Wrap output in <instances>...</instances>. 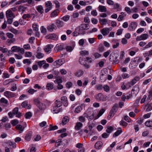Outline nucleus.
<instances>
[{"instance_id":"obj_7","label":"nucleus","mask_w":152,"mask_h":152,"mask_svg":"<svg viewBox=\"0 0 152 152\" xmlns=\"http://www.w3.org/2000/svg\"><path fill=\"white\" fill-rule=\"evenodd\" d=\"M87 61L88 63H91L92 62L91 58L90 57H87L86 58L83 59V57H80L79 60V62L81 64H82L81 63L82 61Z\"/></svg>"},{"instance_id":"obj_32","label":"nucleus","mask_w":152,"mask_h":152,"mask_svg":"<svg viewBox=\"0 0 152 152\" xmlns=\"http://www.w3.org/2000/svg\"><path fill=\"white\" fill-rule=\"evenodd\" d=\"M114 128L113 127L110 126H108L107 127V129L106 130V132L107 133H110L113 130Z\"/></svg>"},{"instance_id":"obj_14","label":"nucleus","mask_w":152,"mask_h":152,"mask_svg":"<svg viewBox=\"0 0 152 152\" xmlns=\"http://www.w3.org/2000/svg\"><path fill=\"white\" fill-rule=\"evenodd\" d=\"M32 132L31 131L28 132L25 137V139L28 141L30 140L32 135Z\"/></svg>"},{"instance_id":"obj_52","label":"nucleus","mask_w":152,"mask_h":152,"mask_svg":"<svg viewBox=\"0 0 152 152\" xmlns=\"http://www.w3.org/2000/svg\"><path fill=\"white\" fill-rule=\"evenodd\" d=\"M50 38H51L53 40H56L57 39L58 37L57 35L53 34H52L51 35H50Z\"/></svg>"},{"instance_id":"obj_54","label":"nucleus","mask_w":152,"mask_h":152,"mask_svg":"<svg viewBox=\"0 0 152 152\" xmlns=\"http://www.w3.org/2000/svg\"><path fill=\"white\" fill-rule=\"evenodd\" d=\"M17 89V86L15 84H13L12 85V86L11 88V90L14 91Z\"/></svg>"},{"instance_id":"obj_24","label":"nucleus","mask_w":152,"mask_h":152,"mask_svg":"<svg viewBox=\"0 0 152 152\" xmlns=\"http://www.w3.org/2000/svg\"><path fill=\"white\" fill-rule=\"evenodd\" d=\"M53 88V84L51 83H48L46 86V88L48 90H50Z\"/></svg>"},{"instance_id":"obj_18","label":"nucleus","mask_w":152,"mask_h":152,"mask_svg":"<svg viewBox=\"0 0 152 152\" xmlns=\"http://www.w3.org/2000/svg\"><path fill=\"white\" fill-rule=\"evenodd\" d=\"M116 113V112H115L113 110H111L109 115L107 117L108 119H110L111 118L113 117Z\"/></svg>"},{"instance_id":"obj_12","label":"nucleus","mask_w":152,"mask_h":152,"mask_svg":"<svg viewBox=\"0 0 152 152\" xmlns=\"http://www.w3.org/2000/svg\"><path fill=\"white\" fill-rule=\"evenodd\" d=\"M56 25L58 28L62 27L64 24L63 21H61L59 19H57L56 20Z\"/></svg>"},{"instance_id":"obj_1","label":"nucleus","mask_w":152,"mask_h":152,"mask_svg":"<svg viewBox=\"0 0 152 152\" xmlns=\"http://www.w3.org/2000/svg\"><path fill=\"white\" fill-rule=\"evenodd\" d=\"M8 115L10 118L13 117V115H16V117L20 118L21 116V113L18 112V107L15 108L12 110V112H10L8 113Z\"/></svg>"},{"instance_id":"obj_25","label":"nucleus","mask_w":152,"mask_h":152,"mask_svg":"<svg viewBox=\"0 0 152 152\" xmlns=\"http://www.w3.org/2000/svg\"><path fill=\"white\" fill-rule=\"evenodd\" d=\"M58 10H56L50 14V17L51 18L54 17L58 15V12H57Z\"/></svg>"},{"instance_id":"obj_27","label":"nucleus","mask_w":152,"mask_h":152,"mask_svg":"<svg viewBox=\"0 0 152 152\" xmlns=\"http://www.w3.org/2000/svg\"><path fill=\"white\" fill-rule=\"evenodd\" d=\"M99 20L101 25H105L107 22V20L105 18L99 19Z\"/></svg>"},{"instance_id":"obj_13","label":"nucleus","mask_w":152,"mask_h":152,"mask_svg":"<svg viewBox=\"0 0 152 152\" xmlns=\"http://www.w3.org/2000/svg\"><path fill=\"white\" fill-rule=\"evenodd\" d=\"M59 107L55 105L53 107L52 110L54 112V113H59L61 110V108H58Z\"/></svg>"},{"instance_id":"obj_45","label":"nucleus","mask_w":152,"mask_h":152,"mask_svg":"<svg viewBox=\"0 0 152 152\" xmlns=\"http://www.w3.org/2000/svg\"><path fill=\"white\" fill-rule=\"evenodd\" d=\"M137 81L135 80L134 79H133L131 82H129L128 83V84L129 85V87H130L134 85L136 83Z\"/></svg>"},{"instance_id":"obj_16","label":"nucleus","mask_w":152,"mask_h":152,"mask_svg":"<svg viewBox=\"0 0 152 152\" xmlns=\"http://www.w3.org/2000/svg\"><path fill=\"white\" fill-rule=\"evenodd\" d=\"M83 73L84 72L83 70H80L75 72V75L77 77H80L82 75Z\"/></svg>"},{"instance_id":"obj_20","label":"nucleus","mask_w":152,"mask_h":152,"mask_svg":"<svg viewBox=\"0 0 152 152\" xmlns=\"http://www.w3.org/2000/svg\"><path fill=\"white\" fill-rule=\"evenodd\" d=\"M101 32L104 36L107 35L109 33L108 31L107 30L106 28H104L101 30Z\"/></svg>"},{"instance_id":"obj_15","label":"nucleus","mask_w":152,"mask_h":152,"mask_svg":"<svg viewBox=\"0 0 152 152\" xmlns=\"http://www.w3.org/2000/svg\"><path fill=\"white\" fill-rule=\"evenodd\" d=\"M83 126V124L80 122H77L76 123L75 129L76 130L80 129Z\"/></svg>"},{"instance_id":"obj_21","label":"nucleus","mask_w":152,"mask_h":152,"mask_svg":"<svg viewBox=\"0 0 152 152\" xmlns=\"http://www.w3.org/2000/svg\"><path fill=\"white\" fill-rule=\"evenodd\" d=\"M69 121V118L67 116H65L62 119V123L64 125L66 124Z\"/></svg>"},{"instance_id":"obj_31","label":"nucleus","mask_w":152,"mask_h":152,"mask_svg":"<svg viewBox=\"0 0 152 152\" xmlns=\"http://www.w3.org/2000/svg\"><path fill=\"white\" fill-rule=\"evenodd\" d=\"M19 48L17 46H13L12 47L11 50L14 52H19Z\"/></svg>"},{"instance_id":"obj_64","label":"nucleus","mask_w":152,"mask_h":152,"mask_svg":"<svg viewBox=\"0 0 152 152\" xmlns=\"http://www.w3.org/2000/svg\"><path fill=\"white\" fill-rule=\"evenodd\" d=\"M79 120L80 121L84 122L85 121V118L83 116H80L79 117Z\"/></svg>"},{"instance_id":"obj_5","label":"nucleus","mask_w":152,"mask_h":152,"mask_svg":"<svg viewBox=\"0 0 152 152\" xmlns=\"http://www.w3.org/2000/svg\"><path fill=\"white\" fill-rule=\"evenodd\" d=\"M137 26V23L134 22H132L129 25L128 29L131 31H134L135 29Z\"/></svg>"},{"instance_id":"obj_38","label":"nucleus","mask_w":152,"mask_h":152,"mask_svg":"<svg viewBox=\"0 0 152 152\" xmlns=\"http://www.w3.org/2000/svg\"><path fill=\"white\" fill-rule=\"evenodd\" d=\"M26 8L27 7H24L21 5H20L19 6L18 8V11L19 12H24L25 11V10Z\"/></svg>"},{"instance_id":"obj_63","label":"nucleus","mask_w":152,"mask_h":152,"mask_svg":"<svg viewBox=\"0 0 152 152\" xmlns=\"http://www.w3.org/2000/svg\"><path fill=\"white\" fill-rule=\"evenodd\" d=\"M31 16L29 14H25L22 16V18L23 19H26V18H29Z\"/></svg>"},{"instance_id":"obj_42","label":"nucleus","mask_w":152,"mask_h":152,"mask_svg":"<svg viewBox=\"0 0 152 152\" xmlns=\"http://www.w3.org/2000/svg\"><path fill=\"white\" fill-rule=\"evenodd\" d=\"M73 84L71 82H68L66 84V86L68 88H70L72 87Z\"/></svg>"},{"instance_id":"obj_41","label":"nucleus","mask_w":152,"mask_h":152,"mask_svg":"<svg viewBox=\"0 0 152 152\" xmlns=\"http://www.w3.org/2000/svg\"><path fill=\"white\" fill-rule=\"evenodd\" d=\"M44 54L40 52H39L37 53L36 56V57L39 59L43 57Z\"/></svg>"},{"instance_id":"obj_26","label":"nucleus","mask_w":152,"mask_h":152,"mask_svg":"<svg viewBox=\"0 0 152 152\" xmlns=\"http://www.w3.org/2000/svg\"><path fill=\"white\" fill-rule=\"evenodd\" d=\"M16 129L19 131V133H21L23 130L24 128H23L22 126L21 125L18 124L16 126Z\"/></svg>"},{"instance_id":"obj_17","label":"nucleus","mask_w":152,"mask_h":152,"mask_svg":"<svg viewBox=\"0 0 152 152\" xmlns=\"http://www.w3.org/2000/svg\"><path fill=\"white\" fill-rule=\"evenodd\" d=\"M98 10L101 12H106L107 11L106 7L100 5L98 8Z\"/></svg>"},{"instance_id":"obj_11","label":"nucleus","mask_w":152,"mask_h":152,"mask_svg":"<svg viewBox=\"0 0 152 152\" xmlns=\"http://www.w3.org/2000/svg\"><path fill=\"white\" fill-rule=\"evenodd\" d=\"M103 145L102 142L101 141L97 142L95 145V148L97 149H99L101 148Z\"/></svg>"},{"instance_id":"obj_3","label":"nucleus","mask_w":152,"mask_h":152,"mask_svg":"<svg viewBox=\"0 0 152 152\" xmlns=\"http://www.w3.org/2000/svg\"><path fill=\"white\" fill-rule=\"evenodd\" d=\"M106 96L99 93L95 96V99L97 100L105 101L106 99Z\"/></svg>"},{"instance_id":"obj_37","label":"nucleus","mask_w":152,"mask_h":152,"mask_svg":"<svg viewBox=\"0 0 152 152\" xmlns=\"http://www.w3.org/2000/svg\"><path fill=\"white\" fill-rule=\"evenodd\" d=\"M134 91V89H132V90L131 92H129L127 94L126 97L127 99H129L132 96V92Z\"/></svg>"},{"instance_id":"obj_61","label":"nucleus","mask_w":152,"mask_h":152,"mask_svg":"<svg viewBox=\"0 0 152 152\" xmlns=\"http://www.w3.org/2000/svg\"><path fill=\"white\" fill-rule=\"evenodd\" d=\"M126 15V14L124 15H120L119 16L118 18L117 19V20L118 21H121L123 19V18L125 17Z\"/></svg>"},{"instance_id":"obj_56","label":"nucleus","mask_w":152,"mask_h":152,"mask_svg":"<svg viewBox=\"0 0 152 152\" xmlns=\"http://www.w3.org/2000/svg\"><path fill=\"white\" fill-rule=\"evenodd\" d=\"M54 82L56 83H57L58 84V83H62V80L60 78H59L54 80Z\"/></svg>"},{"instance_id":"obj_46","label":"nucleus","mask_w":152,"mask_h":152,"mask_svg":"<svg viewBox=\"0 0 152 152\" xmlns=\"http://www.w3.org/2000/svg\"><path fill=\"white\" fill-rule=\"evenodd\" d=\"M105 110H104L103 109H101L99 112V113H98L97 116L98 118L100 116H101L102 114L104 112Z\"/></svg>"},{"instance_id":"obj_35","label":"nucleus","mask_w":152,"mask_h":152,"mask_svg":"<svg viewBox=\"0 0 152 152\" xmlns=\"http://www.w3.org/2000/svg\"><path fill=\"white\" fill-rule=\"evenodd\" d=\"M118 130H117L116 132H115L113 134V136H118L119 134H120L122 132V131L121 128H119Z\"/></svg>"},{"instance_id":"obj_57","label":"nucleus","mask_w":152,"mask_h":152,"mask_svg":"<svg viewBox=\"0 0 152 152\" xmlns=\"http://www.w3.org/2000/svg\"><path fill=\"white\" fill-rule=\"evenodd\" d=\"M99 51L102 52L104 50V47L102 44H99Z\"/></svg>"},{"instance_id":"obj_22","label":"nucleus","mask_w":152,"mask_h":152,"mask_svg":"<svg viewBox=\"0 0 152 152\" xmlns=\"http://www.w3.org/2000/svg\"><path fill=\"white\" fill-rule=\"evenodd\" d=\"M145 124L148 127H152V119L146 121Z\"/></svg>"},{"instance_id":"obj_39","label":"nucleus","mask_w":152,"mask_h":152,"mask_svg":"<svg viewBox=\"0 0 152 152\" xmlns=\"http://www.w3.org/2000/svg\"><path fill=\"white\" fill-rule=\"evenodd\" d=\"M32 115L31 113L30 112L26 113L25 115V118L26 119H29L30 118Z\"/></svg>"},{"instance_id":"obj_2","label":"nucleus","mask_w":152,"mask_h":152,"mask_svg":"<svg viewBox=\"0 0 152 152\" xmlns=\"http://www.w3.org/2000/svg\"><path fill=\"white\" fill-rule=\"evenodd\" d=\"M34 104L40 110H44L45 108V105L40 102L39 98L34 99Z\"/></svg>"},{"instance_id":"obj_59","label":"nucleus","mask_w":152,"mask_h":152,"mask_svg":"<svg viewBox=\"0 0 152 152\" xmlns=\"http://www.w3.org/2000/svg\"><path fill=\"white\" fill-rule=\"evenodd\" d=\"M152 46V42H150L147 45L144 47L143 48V49L146 48H148Z\"/></svg>"},{"instance_id":"obj_8","label":"nucleus","mask_w":152,"mask_h":152,"mask_svg":"<svg viewBox=\"0 0 152 152\" xmlns=\"http://www.w3.org/2000/svg\"><path fill=\"white\" fill-rule=\"evenodd\" d=\"M53 47V46L52 45H48L46 46V48L44 49V50L47 53H50L51 51L52 48Z\"/></svg>"},{"instance_id":"obj_49","label":"nucleus","mask_w":152,"mask_h":152,"mask_svg":"<svg viewBox=\"0 0 152 152\" xmlns=\"http://www.w3.org/2000/svg\"><path fill=\"white\" fill-rule=\"evenodd\" d=\"M0 50L3 53H6L8 51V49L6 48H3L0 47Z\"/></svg>"},{"instance_id":"obj_9","label":"nucleus","mask_w":152,"mask_h":152,"mask_svg":"<svg viewBox=\"0 0 152 152\" xmlns=\"http://www.w3.org/2000/svg\"><path fill=\"white\" fill-rule=\"evenodd\" d=\"M4 95L8 98H12L15 96V94L13 93L7 91L4 92Z\"/></svg>"},{"instance_id":"obj_44","label":"nucleus","mask_w":152,"mask_h":152,"mask_svg":"<svg viewBox=\"0 0 152 152\" xmlns=\"http://www.w3.org/2000/svg\"><path fill=\"white\" fill-rule=\"evenodd\" d=\"M46 61L45 60H43L38 61L37 63L38 65L40 68H41L42 65L45 63Z\"/></svg>"},{"instance_id":"obj_33","label":"nucleus","mask_w":152,"mask_h":152,"mask_svg":"<svg viewBox=\"0 0 152 152\" xmlns=\"http://www.w3.org/2000/svg\"><path fill=\"white\" fill-rule=\"evenodd\" d=\"M81 28L84 30H87L89 28V26L87 24H83L81 25Z\"/></svg>"},{"instance_id":"obj_40","label":"nucleus","mask_w":152,"mask_h":152,"mask_svg":"<svg viewBox=\"0 0 152 152\" xmlns=\"http://www.w3.org/2000/svg\"><path fill=\"white\" fill-rule=\"evenodd\" d=\"M56 48L58 50H58H63L64 48L63 45H56Z\"/></svg>"},{"instance_id":"obj_19","label":"nucleus","mask_w":152,"mask_h":152,"mask_svg":"<svg viewBox=\"0 0 152 152\" xmlns=\"http://www.w3.org/2000/svg\"><path fill=\"white\" fill-rule=\"evenodd\" d=\"M116 113V112H115L113 110H111L109 115L107 117L108 119H110L111 118L113 117Z\"/></svg>"},{"instance_id":"obj_10","label":"nucleus","mask_w":152,"mask_h":152,"mask_svg":"<svg viewBox=\"0 0 152 152\" xmlns=\"http://www.w3.org/2000/svg\"><path fill=\"white\" fill-rule=\"evenodd\" d=\"M56 26L54 24L49 25L47 27V29L49 31L52 32L53 29H56Z\"/></svg>"},{"instance_id":"obj_55","label":"nucleus","mask_w":152,"mask_h":152,"mask_svg":"<svg viewBox=\"0 0 152 152\" xmlns=\"http://www.w3.org/2000/svg\"><path fill=\"white\" fill-rule=\"evenodd\" d=\"M0 102L1 103H4L6 104H7L8 103L7 100L4 98H2L1 99Z\"/></svg>"},{"instance_id":"obj_30","label":"nucleus","mask_w":152,"mask_h":152,"mask_svg":"<svg viewBox=\"0 0 152 152\" xmlns=\"http://www.w3.org/2000/svg\"><path fill=\"white\" fill-rule=\"evenodd\" d=\"M58 128V127L57 126H53L52 124H50L49 126V127L48 129V130L49 131H51L52 130H54L56 129H57Z\"/></svg>"},{"instance_id":"obj_51","label":"nucleus","mask_w":152,"mask_h":152,"mask_svg":"<svg viewBox=\"0 0 152 152\" xmlns=\"http://www.w3.org/2000/svg\"><path fill=\"white\" fill-rule=\"evenodd\" d=\"M11 123L13 126H15L18 123V122L17 120L15 119L13 120H12Z\"/></svg>"},{"instance_id":"obj_62","label":"nucleus","mask_w":152,"mask_h":152,"mask_svg":"<svg viewBox=\"0 0 152 152\" xmlns=\"http://www.w3.org/2000/svg\"><path fill=\"white\" fill-rule=\"evenodd\" d=\"M8 143L10 145L12 146V147L14 148L16 147V144L15 143L12 142L10 141H9Z\"/></svg>"},{"instance_id":"obj_23","label":"nucleus","mask_w":152,"mask_h":152,"mask_svg":"<svg viewBox=\"0 0 152 152\" xmlns=\"http://www.w3.org/2000/svg\"><path fill=\"white\" fill-rule=\"evenodd\" d=\"M146 108V111L149 112L152 110V106L151 104H147L145 106Z\"/></svg>"},{"instance_id":"obj_36","label":"nucleus","mask_w":152,"mask_h":152,"mask_svg":"<svg viewBox=\"0 0 152 152\" xmlns=\"http://www.w3.org/2000/svg\"><path fill=\"white\" fill-rule=\"evenodd\" d=\"M80 53L82 55V56H88V52L86 50H82L80 52Z\"/></svg>"},{"instance_id":"obj_28","label":"nucleus","mask_w":152,"mask_h":152,"mask_svg":"<svg viewBox=\"0 0 152 152\" xmlns=\"http://www.w3.org/2000/svg\"><path fill=\"white\" fill-rule=\"evenodd\" d=\"M82 109V108L80 106H79L75 108L74 112L75 113H80Z\"/></svg>"},{"instance_id":"obj_50","label":"nucleus","mask_w":152,"mask_h":152,"mask_svg":"<svg viewBox=\"0 0 152 152\" xmlns=\"http://www.w3.org/2000/svg\"><path fill=\"white\" fill-rule=\"evenodd\" d=\"M0 36L1 38L4 40L6 39V38L5 36H4V33L2 31L0 32Z\"/></svg>"},{"instance_id":"obj_47","label":"nucleus","mask_w":152,"mask_h":152,"mask_svg":"<svg viewBox=\"0 0 152 152\" xmlns=\"http://www.w3.org/2000/svg\"><path fill=\"white\" fill-rule=\"evenodd\" d=\"M118 105L117 104H115L111 110H113L115 112H116L118 110Z\"/></svg>"},{"instance_id":"obj_4","label":"nucleus","mask_w":152,"mask_h":152,"mask_svg":"<svg viewBox=\"0 0 152 152\" xmlns=\"http://www.w3.org/2000/svg\"><path fill=\"white\" fill-rule=\"evenodd\" d=\"M148 37V35L146 34H141L140 36H138L137 37L136 40L137 41H140L141 40H145Z\"/></svg>"},{"instance_id":"obj_60","label":"nucleus","mask_w":152,"mask_h":152,"mask_svg":"<svg viewBox=\"0 0 152 152\" xmlns=\"http://www.w3.org/2000/svg\"><path fill=\"white\" fill-rule=\"evenodd\" d=\"M120 124L121 125L124 126H126L127 124V123L126 122L123 120H121L120 122Z\"/></svg>"},{"instance_id":"obj_6","label":"nucleus","mask_w":152,"mask_h":152,"mask_svg":"<svg viewBox=\"0 0 152 152\" xmlns=\"http://www.w3.org/2000/svg\"><path fill=\"white\" fill-rule=\"evenodd\" d=\"M6 15L7 18H14L15 17L14 14L12 13V11L10 10H8L6 11Z\"/></svg>"},{"instance_id":"obj_34","label":"nucleus","mask_w":152,"mask_h":152,"mask_svg":"<svg viewBox=\"0 0 152 152\" xmlns=\"http://www.w3.org/2000/svg\"><path fill=\"white\" fill-rule=\"evenodd\" d=\"M55 105L58 107H60L62 105V102L58 100H56L55 102Z\"/></svg>"},{"instance_id":"obj_43","label":"nucleus","mask_w":152,"mask_h":152,"mask_svg":"<svg viewBox=\"0 0 152 152\" xmlns=\"http://www.w3.org/2000/svg\"><path fill=\"white\" fill-rule=\"evenodd\" d=\"M38 26L36 23H34L32 25V27L33 30L35 31H37L38 30Z\"/></svg>"},{"instance_id":"obj_48","label":"nucleus","mask_w":152,"mask_h":152,"mask_svg":"<svg viewBox=\"0 0 152 152\" xmlns=\"http://www.w3.org/2000/svg\"><path fill=\"white\" fill-rule=\"evenodd\" d=\"M62 19L65 21H67L69 19V16L67 15L64 16L61 18Z\"/></svg>"},{"instance_id":"obj_53","label":"nucleus","mask_w":152,"mask_h":152,"mask_svg":"<svg viewBox=\"0 0 152 152\" xmlns=\"http://www.w3.org/2000/svg\"><path fill=\"white\" fill-rule=\"evenodd\" d=\"M61 143V139H59L57 140L55 144L56 146L58 147L60 145Z\"/></svg>"},{"instance_id":"obj_29","label":"nucleus","mask_w":152,"mask_h":152,"mask_svg":"<svg viewBox=\"0 0 152 152\" xmlns=\"http://www.w3.org/2000/svg\"><path fill=\"white\" fill-rule=\"evenodd\" d=\"M37 10L41 14H42L43 12V8L41 5H39L37 7Z\"/></svg>"},{"instance_id":"obj_58","label":"nucleus","mask_w":152,"mask_h":152,"mask_svg":"<svg viewBox=\"0 0 152 152\" xmlns=\"http://www.w3.org/2000/svg\"><path fill=\"white\" fill-rule=\"evenodd\" d=\"M60 61H61V59L55 61V62L56 64L57 67L60 66L62 64V63H60Z\"/></svg>"}]
</instances>
